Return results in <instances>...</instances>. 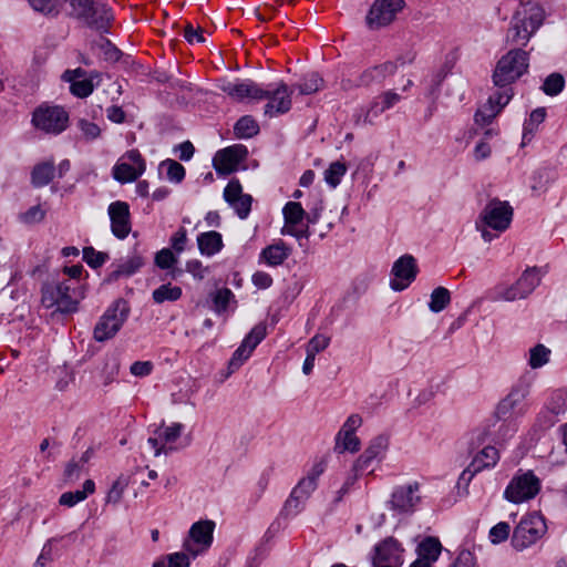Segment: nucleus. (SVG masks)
Here are the masks:
<instances>
[{
    "label": "nucleus",
    "mask_w": 567,
    "mask_h": 567,
    "mask_svg": "<svg viewBox=\"0 0 567 567\" xmlns=\"http://www.w3.org/2000/svg\"><path fill=\"white\" fill-rule=\"evenodd\" d=\"M390 445V437L385 434L373 437L364 450L373 460H384Z\"/></svg>",
    "instance_id": "nucleus-45"
},
{
    "label": "nucleus",
    "mask_w": 567,
    "mask_h": 567,
    "mask_svg": "<svg viewBox=\"0 0 567 567\" xmlns=\"http://www.w3.org/2000/svg\"><path fill=\"white\" fill-rule=\"evenodd\" d=\"M30 7L42 14L55 16L59 13L60 1L59 0H28Z\"/></svg>",
    "instance_id": "nucleus-53"
},
{
    "label": "nucleus",
    "mask_w": 567,
    "mask_h": 567,
    "mask_svg": "<svg viewBox=\"0 0 567 567\" xmlns=\"http://www.w3.org/2000/svg\"><path fill=\"white\" fill-rule=\"evenodd\" d=\"M494 299L502 301H515L525 299L522 288L518 286L517 280L514 284H501L494 288Z\"/></svg>",
    "instance_id": "nucleus-44"
},
{
    "label": "nucleus",
    "mask_w": 567,
    "mask_h": 567,
    "mask_svg": "<svg viewBox=\"0 0 567 567\" xmlns=\"http://www.w3.org/2000/svg\"><path fill=\"white\" fill-rule=\"evenodd\" d=\"M83 260L91 268H99L109 260V255L103 251H97L93 247H85L83 249Z\"/></svg>",
    "instance_id": "nucleus-54"
},
{
    "label": "nucleus",
    "mask_w": 567,
    "mask_h": 567,
    "mask_svg": "<svg viewBox=\"0 0 567 567\" xmlns=\"http://www.w3.org/2000/svg\"><path fill=\"white\" fill-rule=\"evenodd\" d=\"M530 386L532 383L526 378L518 379L511 388L508 394L497 404L495 410L497 419L513 421L523 416L528 410L526 400L529 395Z\"/></svg>",
    "instance_id": "nucleus-4"
},
{
    "label": "nucleus",
    "mask_w": 567,
    "mask_h": 567,
    "mask_svg": "<svg viewBox=\"0 0 567 567\" xmlns=\"http://www.w3.org/2000/svg\"><path fill=\"white\" fill-rule=\"evenodd\" d=\"M323 460L315 462L307 474L292 488L289 498L286 501L285 511L288 515H297L303 507L307 499L318 487V480L326 471Z\"/></svg>",
    "instance_id": "nucleus-6"
},
{
    "label": "nucleus",
    "mask_w": 567,
    "mask_h": 567,
    "mask_svg": "<svg viewBox=\"0 0 567 567\" xmlns=\"http://www.w3.org/2000/svg\"><path fill=\"white\" fill-rule=\"evenodd\" d=\"M547 274L546 267H528L517 279L518 286L527 298L539 285L543 277Z\"/></svg>",
    "instance_id": "nucleus-33"
},
{
    "label": "nucleus",
    "mask_w": 567,
    "mask_h": 567,
    "mask_svg": "<svg viewBox=\"0 0 567 567\" xmlns=\"http://www.w3.org/2000/svg\"><path fill=\"white\" fill-rule=\"evenodd\" d=\"M292 254V248L282 239H277L272 244L261 249L258 256V262L268 267L281 266Z\"/></svg>",
    "instance_id": "nucleus-29"
},
{
    "label": "nucleus",
    "mask_w": 567,
    "mask_h": 567,
    "mask_svg": "<svg viewBox=\"0 0 567 567\" xmlns=\"http://www.w3.org/2000/svg\"><path fill=\"white\" fill-rule=\"evenodd\" d=\"M182 295L183 290L179 286L167 282L154 289L152 292V298L155 303H164L166 301H177L178 299H181Z\"/></svg>",
    "instance_id": "nucleus-40"
},
{
    "label": "nucleus",
    "mask_w": 567,
    "mask_h": 567,
    "mask_svg": "<svg viewBox=\"0 0 567 567\" xmlns=\"http://www.w3.org/2000/svg\"><path fill=\"white\" fill-rule=\"evenodd\" d=\"M403 553L401 544L396 539L388 537L374 546L372 565L402 566Z\"/></svg>",
    "instance_id": "nucleus-26"
},
{
    "label": "nucleus",
    "mask_w": 567,
    "mask_h": 567,
    "mask_svg": "<svg viewBox=\"0 0 567 567\" xmlns=\"http://www.w3.org/2000/svg\"><path fill=\"white\" fill-rule=\"evenodd\" d=\"M218 87L230 99L243 102L245 100H262V87L251 80H224Z\"/></svg>",
    "instance_id": "nucleus-24"
},
{
    "label": "nucleus",
    "mask_w": 567,
    "mask_h": 567,
    "mask_svg": "<svg viewBox=\"0 0 567 567\" xmlns=\"http://www.w3.org/2000/svg\"><path fill=\"white\" fill-rule=\"evenodd\" d=\"M146 165L141 153L137 150H131L124 153L113 166L112 175L114 179L122 184L132 183L142 176Z\"/></svg>",
    "instance_id": "nucleus-16"
},
{
    "label": "nucleus",
    "mask_w": 567,
    "mask_h": 567,
    "mask_svg": "<svg viewBox=\"0 0 567 567\" xmlns=\"http://www.w3.org/2000/svg\"><path fill=\"white\" fill-rule=\"evenodd\" d=\"M513 207L506 200L491 199L481 212L478 219L496 233H504L511 226Z\"/></svg>",
    "instance_id": "nucleus-13"
},
{
    "label": "nucleus",
    "mask_w": 567,
    "mask_h": 567,
    "mask_svg": "<svg viewBox=\"0 0 567 567\" xmlns=\"http://www.w3.org/2000/svg\"><path fill=\"white\" fill-rule=\"evenodd\" d=\"M71 8L70 14L82 20L90 28L106 32L113 19L111 9L95 0H64Z\"/></svg>",
    "instance_id": "nucleus-5"
},
{
    "label": "nucleus",
    "mask_w": 567,
    "mask_h": 567,
    "mask_svg": "<svg viewBox=\"0 0 567 567\" xmlns=\"http://www.w3.org/2000/svg\"><path fill=\"white\" fill-rule=\"evenodd\" d=\"M128 486V477L121 475L112 485L110 488L107 495H106V502L117 504L126 487Z\"/></svg>",
    "instance_id": "nucleus-55"
},
{
    "label": "nucleus",
    "mask_w": 567,
    "mask_h": 567,
    "mask_svg": "<svg viewBox=\"0 0 567 567\" xmlns=\"http://www.w3.org/2000/svg\"><path fill=\"white\" fill-rule=\"evenodd\" d=\"M75 126L79 131V138L86 143H92L101 137L102 128L95 122L81 117L76 121Z\"/></svg>",
    "instance_id": "nucleus-41"
},
{
    "label": "nucleus",
    "mask_w": 567,
    "mask_h": 567,
    "mask_svg": "<svg viewBox=\"0 0 567 567\" xmlns=\"http://www.w3.org/2000/svg\"><path fill=\"white\" fill-rule=\"evenodd\" d=\"M95 492V483L92 480H86L83 483L82 489L74 492H65L59 498V504L65 507H73L83 502Z\"/></svg>",
    "instance_id": "nucleus-37"
},
{
    "label": "nucleus",
    "mask_w": 567,
    "mask_h": 567,
    "mask_svg": "<svg viewBox=\"0 0 567 567\" xmlns=\"http://www.w3.org/2000/svg\"><path fill=\"white\" fill-rule=\"evenodd\" d=\"M383 112L385 111L380 104V101L374 97L368 106H361L357 109L352 115V118L355 125H372Z\"/></svg>",
    "instance_id": "nucleus-34"
},
{
    "label": "nucleus",
    "mask_w": 567,
    "mask_h": 567,
    "mask_svg": "<svg viewBox=\"0 0 567 567\" xmlns=\"http://www.w3.org/2000/svg\"><path fill=\"white\" fill-rule=\"evenodd\" d=\"M32 124L47 134L59 135L69 125V113L59 105H40L33 111Z\"/></svg>",
    "instance_id": "nucleus-10"
},
{
    "label": "nucleus",
    "mask_w": 567,
    "mask_h": 567,
    "mask_svg": "<svg viewBox=\"0 0 567 567\" xmlns=\"http://www.w3.org/2000/svg\"><path fill=\"white\" fill-rule=\"evenodd\" d=\"M404 7V0H374L365 16L367 27L379 30L390 25Z\"/></svg>",
    "instance_id": "nucleus-12"
},
{
    "label": "nucleus",
    "mask_w": 567,
    "mask_h": 567,
    "mask_svg": "<svg viewBox=\"0 0 567 567\" xmlns=\"http://www.w3.org/2000/svg\"><path fill=\"white\" fill-rule=\"evenodd\" d=\"M259 132L258 123L249 115L240 117L235 126L234 133L238 138L247 140L251 138Z\"/></svg>",
    "instance_id": "nucleus-46"
},
{
    "label": "nucleus",
    "mask_w": 567,
    "mask_h": 567,
    "mask_svg": "<svg viewBox=\"0 0 567 567\" xmlns=\"http://www.w3.org/2000/svg\"><path fill=\"white\" fill-rule=\"evenodd\" d=\"M214 310L218 315L227 311L234 312L237 307V300L234 292L229 288L217 289L213 293Z\"/></svg>",
    "instance_id": "nucleus-36"
},
{
    "label": "nucleus",
    "mask_w": 567,
    "mask_h": 567,
    "mask_svg": "<svg viewBox=\"0 0 567 567\" xmlns=\"http://www.w3.org/2000/svg\"><path fill=\"white\" fill-rule=\"evenodd\" d=\"M551 351L543 343L532 347L528 351L527 362L528 365L536 370L540 369L549 362Z\"/></svg>",
    "instance_id": "nucleus-43"
},
{
    "label": "nucleus",
    "mask_w": 567,
    "mask_h": 567,
    "mask_svg": "<svg viewBox=\"0 0 567 567\" xmlns=\"http://www.w3.org/2000/svg\"><path fill=\"white\" fill-rule=\"evenodd\" d=\"M248 150L243 144H234L218 151L213 165L219 174H230L238 169L239 165L247 158Z\"/></svg>",
    "instance_id": "nucleus-23"
},
{
    "label": "nucleus",
    "mask_w": 567,
    "mask_h": 567,
    "mask_svg": "<svg viewBox=\"0 0 567 567\" xmlns=\"http://www.w3.org/2000/svg\"><path fill=\"white\" fill-rule=\"evenodd\" d=\"M176 262L177 257L169 248H163L155 255V265L161 269H169Z\"/></svg>",
    "instance_id": "nucleus-59"
},
{
    "label": "nucleus",
    "mask_w": 567,
    "mask_h": 567,
    "mask_svg": "<svg viewBox=\"0 0 567 567\" xmlns=\"http://www.w3.org/2000/svg\"><path fill=\"white\" fill-rule=\"evenodd\" d=\"M130 308L123 299L115 300L94 327L93 337L103 342L112 339L128 318Z\"/></svg>",
    "instance_id": "nucleus-9"
},
{
    "label": "nucleus",
    "mask_w": 567,
    "mask_h": 567,
    "mask_svg": "<svg viewBox=\"0 0 567 567\" xmlns=\"http://www.w3.org/2000/svg\"><path fill=\"white\" fill-rule=\"evenodd\" d=\"M185 430V425L174 422L169 425L158 426L153 435L147 439V445L154 453V456L167 454L177 450V441Z\"/></svg>",
    "instance_id": "nucleus-15"
},
{
    "label": "nucleus",
    "mask_w": 567,
    "mask_h": 567,
    "mask_svg": "<svg viewBox=\"0 0 567 567\" xmlns=\"http://www.w3.org/2000/svg\"><path fill=\"white\" fill-rule=\"evenodd\" d=\"M514 95L512 85L498 87L475 113V122L478 124H488L495 118L502 110L509 103Z\"/></svg>",
    "instance_id": "nucleus-21"
},
{
    "label": "nucleus",
    "mask_w": 567,
    "mask_h": 567,
    "mask_svg": "<svg viewBox=\"0 0 567 567\" xmlns=\"http://www.w3.org/2000/svg\"><path fill=\"white\" fill-rule=\"evenodd\" d=\"M545 117L546 110L544 107H538L529 114V117L525 121L523 127V145L533 140L534 134L538 130V126L545 121Z\"/></svg>",
    "instance_id": "nucleus-39"
},
{
    "label": "nucleus",
    "mask_w": 567,
    "mask_h": 567,
    "mask_svg": "<svg viewBox=\"0 0 567 567\" xmlns=\"http://www.w3.org/2000/svg\"><path fill=\"white\" fill-rule=\"evenodd\" d=\"M546 532L547 525L543 515L537 512L527 513L513 532L512 545L523 550L537 543Z\"/></svg>",
    "instance_id": "nucleus-8"
},
{
    "label": "nucleus",
    "mask_w": 567,
    "mask_h": 567,
    "mask_svg": "<svg viewBox=\"0 0 567 567\" xmlns=\"http://www.w3.org/2000/svg\"><path fill=\"white\" fill-rule=\"evenodd\" d=\"M442 551V545L437 538L426 537L417 546V559L434 565Z\"/></svg>",
    "instance_id": "nucleus-35"
},
{
    "label": "nucleus",
    "mask_w": 567,
    "mask_h": 567,
    "mask_svg": "<svg viewBox=\"0 0 567 567\" xmlns=\"http://www.w3.org/2000/svg\"><path fill=\"white\" fill-rule=\"evenodd\" d=\"M362 423L363 419L359 413H352L346 419L334 436L333 450L337 454L346 452L354 454L360 451L361 441L357 431L362 426Z\"/></svg>",
    "instance_id": "nucleus-14"
},
{
    "label": "nucleus",
    "mask_w": 567,
    "mask_h": 567,
    "mask_svg": "<svg viewBox=\"0 0 567 567\" xmlns=\"http://www.w3.org/2000/svg\"><path fill=\"white\" fill-rule=\"evenodd\" d=\"M532 189L536 192H544L549 185V172L546 168H542L535 172L533 176Z\"/></svg>",
    "instance_id": "nucleus-63"
},
{
    "label": "nucleus",
    "mask_w": 567,
    "mask_h": 567,
    "mask_svg": "<svg viewBox=\"0 0 567 567\" xmlns=\"http://www.w3.org/2000/svg\"><path fill=\"white\" fill-rule=\"evenodd\" d=\"M282 215L285 224L280 230L281 235L295 237L297 240L310 236L308 225L303 224L306 212L300 203L288 202L282 208Z\"/></svg>",
    "instance_id": "nucleus-18"
},
{
    "label": "nucleus",
    "mask_w": 567,
    "mask_h": 567,
    "mask_svg": "<svg viewBox=\"0 0 567 567\" xmlns=\"http://www.w3.org/2000/svg\"><path fill=\"white\" fill-rule=\"evenodd\" d=\"M450 567H476L475 556L470 550H462Z\"/></svg>",
    "instance_id": "nucleus-64"
},
{
    "label": "nucleus",
    "mask_w": 567,
    "mask_h": 567,
    "mask_svg": "<svg viewBox=\"0 0 567 567\" xmlns=\"http://www.w3.org/2000/svg\"><path fill=\"white\" fill-rule=\"evenodd\" d=\"M224 198L235 210L240 219H246L251 210L252 197L243 193V187L238 179H231L224 189Z\"/></svg>",
    "instance_id": "nucleus-27"
},
{
    "label": "nucleus",
    "mask_w": 567,
    "mask_h": 567,
    "mask_svg": "<svg viewBox=\"0 0 567 567\" xmlns=\"http://www.w3.org/2000/svg\"><path fill=\"white\" fill-rule=\"evenodd\" d=\"M216 524L210 519L194 523L183 539V549L193 558L204 555L212 546Z\"/></svg>",
    "instance_id": "nucleus-11"
},
{
    "label": "nucleus",
    "mask_w": 567,
    "mask_h": 567,
    "mask_svg": "<svg viewBox=\"0 0 567 567\" xmlns=\"http://www.w3.org/2000/svg\"><path fill=\"white\" fill-rule=\"evenodd\" d=\"M542 489V481L532 470L519 468L504 491V498L513 504L534 499Z\"/></svg>",
    "instance_id": "nucleus-7"
},
{
    "label": "nucleus",
    "mask_w": 567,
    "mask_h": 567,
    "mask_svg": "<svg viewBox=\"0 0 567 567\" xmlns=\"http://www.w3.org/2000/svg\"><path fill=\"white\" fill-rule=\"evenodd\" d=\"M45 209L41 205L30 207L22 214L21 219L25 224H37L44 219Z\"/></svg>",
    "instance_id": "nucleus-62"
},
{
    "label": "nucleus",
    "mask_w": 567,
    "mask_h": 567,
    "mask_svg": "<svg viewBox=\"0 0 567 567\" xmlns=\"http://www.w3.org/2000/svg\"><path fill=\"white\" fill-rule=\"evenodd\" d=\"M194 559L186 550L168 554L156 560L152 567H189Z\"/></svg>",
    "instance_id": "nucleus-42"
},
{
    "label": "nucleus",
    "mask_w": 567,
    "mask_h": 567,
    "mask_svg": "<svg viewBox=\"0 0 567 567\" xmlns=\"http://www.w3.org/2000/svg\"><path fill=\"white\" fill-rule=\"evenodd\" d=\"M567 410V391H554L545 406V411L540 413L539 420L546 417L545 425L553 426L557 422V416L564 414Z\"/></svg>",
    "instance_id": "nucleus-31"
},
{
    "label": "nucleus",
    "mask_w": 567,
    "mask_h": 567,
    "mask_svg": "<svg viewBox=\"0 0 567 567\" xmlns=\"http://www.w3.org/2000/svg\"><path fill=\"white\" fill-rule=\"evenodd\" d=\"M262 100H268L265 105L266 115L276 116L291 109L292 91L284 82L268 84L267 87H262Z\"/></svg>",
    "instance_id": "nucleus-19"
},
{
    "label": "nucleus",
    "mask_w": 567,
    "mask_h": 567,
    "mask_svg": "<svg viewBox=\"0 0 567 567\" xmlns=\"http://www.w3.org/2000/svg\"><path fill=\"white\" fill-rule=\"evenodd\" d=\"M84 297L83 285L56 281L42 288L41 302L45 308L56 307L62 313H71L78 310L79 303Z\"/></svg>",
    "instance_id": "nucleus-2"
},
{
    "label": "nucleus",
    "mask_w": 567,
    "mask_h": 567,
    "mask_svg": "<svg viewBox=\"0 0 567 567\" xmlns=\"http://www.w3.org/2000/svg\"><path fill=\"white\" fill-rule=\"evenodd\" d=\"M111 231L118 239H125L132 229L130 206L122 200L113 202L107 207Z\"/></svg>",
    "instance_id": "nucleus-25"
},
{
    "label": "nucleus",
    "mask_w": 567,
    "mask_h": 567,
    "mask_svg": "<svg viewBox=\"0 0 567 567\" xmlns=\"http://www.w3.org/2000/svg\"><path fill=\"white\" fill-rule=\"evenodd\" d=\"M419 272L416 259L412 255H403L396 259L391 269L390 287L394 291L406 289Z\"/></svg>",
    "instance_id": "nucleus-20"
},
{
    "label": "nucleus",
    "mask_w": 567,
    "mask_h": 567,
    "mask_svg": "<svg viewBox=\"0 0 567 567\" xmlns=\"http://www.w3.org/2000/svg\"><path fill=\"white\" fill-rule=\"evenodd\" d=\"M266 338V327L264 324L255 326L241 341V346L252 353L256 347Z\"/></svg>",
    "instance_id": "nucleus-52"
},
{
    "label": "nucleus",
    "mask_w": 567,
    "mask_h": 567,
    "mask_svg": "<svg viewBox=\"0 0 567 567\" xmlns=\"http://www.w3.org/2000/svg\"><path fill=\"white\" fill-rule=\"evenodd\" d=\"M330 344V338L324 334L313 336L306 346V353L317 355Z\"/></svg>",
    "instance_id": "nucleus-58"
},
{
    "label": "nucleus",
    "mask_w": 567,
    "mask_h": 567,
    "mask_svg": "<svg viewBox=\"0 0 567 567\" xmlns=\"http://www.w3.org/2000/svg\"><path fill=\"white\" fill-rule=\"evenodd\" d=\"M197 246L200 255L213 257L224 248L221 234L215 230L200 233L197 236Z\"/></svg>",
    "instance_id": "nucleus-32"
},
{
    "label": "nucleus",
    "mask_w": 567,
    "mask_h": 567,
    "mask_svg": "<svg viewBox=\"0 0 567 567\" xmlns=\"http://www.w3.org/2000/svg\"><path fill=\"white\" fill-rule=\"evenodd\" d=\"M62 81L70 84V92L80 99L87 97L100 83L101 73L92 71L87 73L82 68L65 70L61 76Z\"/></svg>",
    "instance_id": "nucleus-17"
},
{
    "label": "nucleus",
    "mask_w": 567,
    "mask_h": 567,
    "mask_svg": "<svg viewBox=\"0 0 567 567\" xmlns=\"http://www.w3.org/2000/svg\"><path fill=\"white\" fill-rule=\"evenodd\" d=\"M421 502L420 485L417 483L398 486L394 488L390 508L398 515L413 513Z\"/></svg>",
    "instance_id": "nucleus-22"
},
{
    "label": "nucleus",
    "mask_w": 567,
    "mask_h": 567,
    "mask_svg": "<svg viewBox=\"0 0 567 567\" xmlns=\"http://www.w3.org/2000/svg\"><path fill=\"white\" fill-rule=\"evenodd\" d=\"M509 533V524L506 522H499L491 528L488 537L493 544H501L508 538Z\"/></svg>",
    "instance_id": "nucleus-57"
},
{
    "label": "nucleus",
    "mask_w": 567,
    "mask_h": 567,
    "mask_svg": "<svg viewBox=\"0 0 567 567\" xmlns=\"http://www.w3.org/2000/svg\"><path fill=\"white\" fill-rule=\"evenodd\" d=\"M346 173L347 166L344 163L339 161L333 162L324 171V181L331 188H336L341 183Z\"/></svg>",
    "instance_id": "nucleus-50"
},
{
    "label": "nucleus",
    "mask_w": 567,
    "mask_h": 567,
    "mask_svg": "<svg viewBox=\"0 0 567 567\" xmlns=\"http://www.w3.org/2000/svg\"><path fill=\"white\" fill-rule=\"evenodd\" d=\"M252 353L245 346H239L229 360V369L231 372L238 370Z\"/></svg>",
    "instance_id": "nucleus-60"
},
{
    "label": "nucleus",
    "mask_w": 567,
    "mask_h": 567,
    "mask_svg": "<svg viewBox=\"0 0 567 567\" xmlns=\"http://www.w3.org/2000/svg\"><path fill=\"white\" fill-rule=\"evenodd\" d=\"M55 538H50L43 545L40 555L37 558L35 565L39 567H45L54 558L53 543Z\"/></svg>",
    "instance_id": "nucleus-61"
},
{
    "label": "nucleus",
    "mask_w": 567,
    "mask_h": 567,
    "mask_svg": "<svg viewBox=\"0 0 567 567\" xmlns=\"http://www.w3.org/2000/svg\"><path fill=\"white\" fill-rule=\"evenodd\" d=\"M377 462V460H373L365 451L355 460L352 472L353 474L348 477L342 489L347 491L350 485H352L355 480L358 478V475L368 471L371 465Z\"/></svg>",
    "instance_id": "nucleus-48"
},
{
    "label": "nucleus",
    "mask_w": 567,
    "mask_h": 567,
    "mask_svg": "<svg viewBox=\"0 0 567 567\" xmlns=\"http://www.w3.org/2000/svg\"><path fill=\"white\" fill-rule=\"evenodd\" d=\"M450 301V291L444 287H437L431 293L429 308L432 312L437 313L444 310Z\"/></svg>",
    "instance_id": "nucleus-49"
},
{
    "label": "nucleus",
    "mask_w": 567,
    "mask_h": 567,
    "mask_svg": "<svg viewBox=\"0 0 567 567\" xmlns=\"http://www.w3.org/2000/svg\"><path fill=\"white\" fill-rule=\"evenodd\" d=\"M499 461V452L494 446H485L477 452L470 465L462 472L460 481L470 482L475 474L493 468Z\"/></svg>",
    "instance_id": "nucleus-28"
},
{
    "label": "nucleus",
    "mask_w": 567,
    "mask_h": 567,
    "mask_svg": "<svg viewBox=\"0 0 567 567\" xmlns=\"http://www.w3.org/2000/svg\"><path fill=\"white\" fill-rule=\"evenodd\" d=\"M159 173L165 174L172 183H181L185 177V168L174 159H166L159 165Z\"/></svg>",
    "instance_id": "nucleus-47"
},
{
    "label": "nucleus",
    "mask_w": 567,
    "mask_h": 567,
    "mask_svg": "<svg viewBox=\"0 0 567 567\" xmlns=\"http://www.w3.org/2000/svg\"><path fill=\"white\" fill-rule=\"evenodd\" d=\"M54 163L42 162L37 164L31 172V183L34 187L48 185L54 177Z\"/></svg>",
    "instance_id": "nucleus-38"
},
{
    "label": "nucleus",
    "mask_w": 567,
    "mask_h": 567,
    "mask_svg": "<svg viewBox=\"0 0 567 567\" xmlns=\"http://www.w3.org/2000/svg\"><path fill=\"white\" fill-rule=\"evenodd\" d=\"M529 53L523 47H516L503 54L492 74L494 85L497 87L512 85L525 75L529 69Z\"/></svg>",
    "instance_id": "nucleus-3"
},
{
    "label": "nucleus",
    "mask_w": 567,
    "mask_h": 567,
    "mask_svg": "<svg viewBox=\"0 0 567 567\" xmlns=\"http://www.w3.org/2000/svg\"><path fill=\"white\" fill-rule=\"evenodd\" d=\"M514 13L506 33V41L516 47H526L545 20L544 9L533 1L511 0Z\"/></svg>",
    "instance_id": "nucleus-1"
},
{
    "label": "nucleus",
    "mask_w": 567,
    "mask_h": 567,
    "mask_svg": "<svg viewBox=\"0 0 567 567\" xmlns=\"http://www.w3.org/2000/svg\"><path fill=\"white\" fill-rule=\"evenodd\" d=\"M322 86V79L317 73L308 74L298 84V90L301 94H312L319 91Z\"/></svg>",
    "instance_id": "nucleus-56"
},
{
    "label": "nucleus",
    "mask_w": 567,
    "mask_h": 567,
    "mask_svg": "<svg viewBox=\"0 0 567 567\" xmlns=\"http://www.w3.org/2000/svg\"><path fill=\"white\" fill-rule=\"evenodd\" d=\"M396 71V65L393 62H383L381 64L365 69L359 76V85L373 86L382 84L385 79L393 75Z\"/></svg>",
    "instance_id": "nucleus-30"
},
{
    "label": "nucleus",
    "mask_w": 567,
    "mask_h": 567,
    "mask_svg": "<svg viewBox=\"0 0 567 567\" xmlns=\"http://www.w3.org/2000/svg\"><path fill=\"white\" fill-rule=\"evenodd\" d=\"M565 87V79L559 73L549 74L542 85V90L546 95L556 96Z\"/></svg>",
    "instance_id": "nucleus-51"
}]
</instances>
